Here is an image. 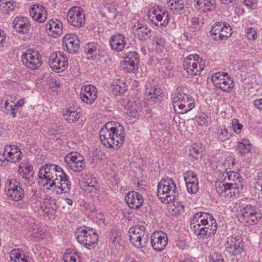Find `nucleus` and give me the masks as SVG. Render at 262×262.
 <instances>
[{
	"label": "nucleus",
	"mask_w": 262,
	"mask_h": 262,
	"mask_svg": "<svg viewBox=\"0 0 262 262\" xmlns=\"http://www.w3.org/2000/svg\"><path fill=\"white\" fill-rule=\"evenodd\" d=\"M39 183L45 189L56 194L69 193L71 182L69 177L60 166L53 164H46L40 168L38 172Z\"/></svg>",
	"instance_id": "1"
},
{
	"label": "nucleus",
	"mask_w": 262,
	"mask_h": 262,
	"mask_svg": "<svg viewBox=\"0 0 262 262\" xmlns=\"http://www.w3.org/2000/svg\"><path fill=\"white\" fill-rule=\"evenodd\" d=\"M243 179L240 174L234 171L220 173L215 182V188L219 194L231 198L238 195L242 189Z\"/></svg>",
	"instance_id": "2"
},
{
	"label": "nucleus",
	"mask_w": 262,
	"mask_h": 262,
	"mask_svg": "<svg viewBox=\"0 0 262 262\" xmlns=\"http://www.w3.org/2000/svg\"><path fill=\"white\" fill-rule=\"evenodd\" d=\"M99 138L101 143L106 148L118 149L124 144V128L120 124L107 122L101 128Z\"/></svg>",
	"instance_id": "3"
},
{
	"label": "nucleus",
	"mask_w": 262,
	"mask_h": 262,
	"mask_svg": "<svg viewBox=\"0 0 262 262\" xmlns=\"http://www.w3.org/2000/svg\"><path fill=\"white\" fill-rule=\"evenodd\" d=\"M190 228L197 236H211L216 231V223L213 216L206 212H197L191 219Z\"/></svg>",
	"instance_id": "4"
},
{
	"label": "nucleus",
	"mask_w": 262,
	"mask_h": 262,
	"mask_svg": "<svg viewBox=\"0 0 262 262\" xmlns=\"http://www.w3.org/2000/svg\"><path fill=\"white\" fill-rule=\"evenodd\" d=\"M177 191L176 185L171 179H162L158 185L157 196L163 203L169 204L174 200Z\"/></svg>",
	"instance_id": "5"
},
{
	"label": "nucleus",
	"mask_w": 262,
	"mask_h": 262,
	"mask_svg": "<svg viewBox=\"0 0 262 262\" xmlns=\"http://www.w3.org/2000/svg\"><path fill=\"white\" fill-rule=\"evenodd\" d=\"M75 235L77 241L89 250L94 248L98 244V235L92 228L80 227L76 230Z\"/></svg>",
	"instance_id": "6"
},
{
	"label": "nucleus",
	"mask_w": 262,
	"mask_h": 262,
	"mask_svg": "<svg viewBox=\"0 0 262 262\" xmlns=\"http://www.w3.org/2000/svg\"><path fill=\"white\" fill-rule=\"evenodd\" d=\"M172 101L174 111L179 114L186 113L194 107L193 98L182 92L174 94L172 97Z\"/></svg>",
	"instance_id": "7"
},
{
	"label": "nucleus",
	"mask_w": 262,
	"mask_h": 262,
	"mask_svg": "<svg viewBox=\"0 0 262 262\" xmlns=\"http://www.w3.org/2000/svg\"><path fill=\"white\" fill-rule=\"evenodd\" d=\"M183 66L189 75H199L205 67V61L198 54H190L184 59Z\"/></svg>",
	"instance_id": "8"
},
{
	"label": "nucleus",
	"mask_w": 262,
	"mask_h": 262,
	"mask_svg": "<svg viewBox=\"0 0 262 262\" xmlns=\"http://www.w3.org/2000/svg\"><path fill=\"white\" fill-rule=\"evenodd\" d=\"M145 231L144 226L140 225L132 227L129 229V240L135 247L141 248L145 246L147 243V236Z\"/></svg>",
	"instance_id": "9"
},
{
	"label": "nucleus",
	"mask_w": 262,
	"mask_h": 262,
	"mask_svg": "<svg viewBox=\"0 0 262 262\" xmlns=\"http://www.w3.org/2000/svg\"><path fill=\"white\" fill-rule=\"evenodd\" d=\"M238 216L241 222L248 225L256 224L260 218L258 208L251 205H247L242 208Z\"/></svg>",
	"instance_id": "10"
},
{
	"label": "nucleus",
	"mask_w": 262,
	"mask_h": 262,
	"mask_svg": "<svg viewBox=\"0 0 262 262\" xmlns=\"http://www.w3.org/2000/svg\"><path fill=\"white\" fill-rule=\"evenodd\" d=\"M64 161L67 167L74 172H80L84 169V158L77 152L68 154L64 158Z\"/></svg>",
	"instance_id": "11"
},
{
	"label": "nucleus",
	"mask_w": 262,
	"mask_h": 262,
	"mask_svg": "<svg viewBox=\"0 0 262 262\" xmlns=\"http://www.w3.org/2000/svg\"><path fill=\"white\" fill-rule=\"evenodd\" d=\"M5 191L10 199L15 201L21 200L24 195V191L20 183L14 179L6 181Z\"/></svg>",
	"instance_id": "12"
},
{
	"label": "nucleus",
	"mask_w": 262,
	"mask_h": 262,
	"mask_svg": "<svg viewBox=\"0 0 262 262\" xmlns=\"http://www.w3.org/2000/svg\"><path fill=\"white\" fill-rule=\"evenodd\" d=\"M147 16L152 24L158 27H165L169 22L168 12L158 7L150 8L147 12Z\"/></svg>",
	"instance_id": "13"
},
{
	"label": "nucleus",
	"mask_w": 262,
	"mask_h": 262,
	"mask_svg": "<svg viewBox=\"0 0 262 262\" xmlns=\"http://www.w3.org/2000/svg\"><path fill=\"white\" fill-rule=\"evenodd\" d=\"M23 64L27 68L32 70L37 69L42 64L41 57L39 53L32 49L27 50L21 56Z\"/></svg>",
	"instance_id": "14"
},
{
	"label": "nucleus",
	"mask_w": 262,
	"mask_h": 262,
	"mask_svg": "<svg viewBox=\"0 0 262 262\" xmlns=\"http://www.w3.org/2000/svg\"><path fill=\"white\" fill-rule=\"evenodd\" d=\"M67 20L72 26L80 28L85 21L83 10L79 7H72L67 12Z\"/></svg>",
	"instance_id": "15"
},
{
	"label": "nucleus",
	"mask_w": 262,
	"mask_h": 262,
	"mask_svg": "<svg viewBox=\"0 0 262 262\" xmlns=\"http://www.w3.org/2000/svg\"><path fill=\"white\" fill-rule=\"evenodd\" d=\"M68 59L62 52H56L51 54L49 65L57 73L64 71L68 66Z\"/></svg>",
	"instance_id": "16"
},
{
	"label": "nucleus",
	"mask_w": 262,
	"mask_h": 262,
	"mask_svg": "<svg viewBox=\"0 0 262 262\" xmlns=\"http://www.w3.org/2000/svg\"><path fill=\"white\" fill-rule=\"evenodd\" d=\"M231 28L229 25L217 22L212 26L210 32L215 40H224L231 35Z\"/></svg>",
	"instance_id": "17"
},
{
	"label": "nucleus",
	"mask_w": 262,
	"mask_h": 262,
	"mask_svg": "<svg viewBox=\"0 0 262 262\" xmlns=\"http://www.w3.org/2000/svg\"><path fill=\"white\" fill-rule=\"evenodd\" d=\"M226 251L231 255L241 253L243 251L242 237L236 235L228 237L226 244Z\"/></svg>",
	"instance_id": "18"
},
{
	"label": "nucleus",
	"mask_w": 262,
	"mask_h": 262,
	"mask_svg": "<svg viewBox=\"0 0 262 262\" xmlns=\"http://www.w3.org/2000/svg\"><path fill=\"white\" fill-rule=\"evenodd\" d=\"M168 238L163 231H155L151 236V244L154 249L157 251L163 250L167 244Z\"/></svg>",
	"instance_id": "19"
},
{
	"label": "nucleus",
	"mask_w": 262,
	"mask_h": 262,
	"mask_svg": "<svg viewBox=\"0 0 262 262\" xmlns=\"http://www.w3.org/2000/svg\"><path fill=\"white\" fill-rule=\"evenodd\" d=\"M62 42L64 50L69 53H75L79 48L80 40L75 34H67L63 37Z\"/></svg>",
	"instance_id": "20"
},
{
	"label": "nucleus",
	"mask_w": 262,
	"mask_h": 262,
	"mask_svg": "<svg viewBox=\"0 0 262 262\" xmlns=\"http://www.w3.org/2000/svg\"><path fill=\"white\" fill-rule=\"evenodd\" d=\"M97 90L92 85H87L81 89L80 96L81 100L88 104H92L97 98Z\"/></svg>",
	"instance_id": "21"
},
{
	"label": "nucleus",
	"mask_w": 262,
	"mask_h": 262,
	"mask_svg": "<svg viewBox=\"0 0 262 262\" xmlns=\"http://www.w3.org/2000/svg\"><path fill=\"white\" fill-rule=\"evenodd\" d=\"M22 153L15 145H7L4 148L3 156L5 160L11 163L18 162L21 158Z\"/></svg>",
	"instance_id": "22"
},
{
	"label": "nucleus",
	"mask_w": 262,
	"mask_h": 262,
	"mask_svg": "<svg viewBox=\"0 0 262 262\" xmlns=\"http://www.w3.org/2000/svg\"><path fill=\"white\" fill-rule=\"evenodd\" d=\"M139 62V59L136 52H129L125 53L123 64L126 72H134L137 69Z\"/></svg>",
	"instance_id": "23"
},
{
	"label": "nucleus",
	"mask_w": 262,
	"mask_h": 262,
	"mask_svg": "<svg viewBox=\"0 0 262 262\" xmlns=\"http://www.w3.org/2000/svg\"><path fill=\"white\" fill-rule=\"evenodd\" d=\"M14 29L18 33L25 34L29 32L30 23L27 17L19 16L16 17L12 23Z\"/></svg>",
	"instance_id": "24"
},
{
	"label": "nucleus",
	"mask_w": 262,
	"mask_h": 262,
	"mask_svg": "<svg viewBox=\"0 0 262 262\" xmlns=\"http://www.w3.org/2000/svg\"><path fill=\"white\" fill-rule=\"evenodd\" d=\"M30 14L35 21L41 23L47 19V14L45 8L40 4H34L31 6Z\"/></svg>",
	"instance_id": "25"
},
{
	"label": "nucleus",
	"mask_w": 262,
	"mask_h": 262,
	"mask_svg": "<svg viewBox=\"0 0 262 262\" xmlns=\"http://www.w3.org/2000/svg\"><path fill=\"white\" fill-rule=\"evenodd\" d=\"M125 201L130 208L137 209L142 206L144 200L139 193L133 191L126 194Z\"/></svg>",
	"instance_id": "26"
},
{
	"label": "nucleus",
	"mask_w": 262,
	"mask_h": 262,
	"mask_svg": "<svg viewBox=\"0 0 262 262\" xmlns=\"http://www.w3.org/2000/svg\"><path fill=\"white\" fill-rule=\"evenodd\" d=\"M134 35L141 40L146 39L150 36L151 30L139 21L136 22L131 28Z\"/></svg>",
	"instance_id": "27"
},
{
	"label": "nucleus",
	"mask_w": 262,
	"mask_h": 262,
	"mask_svg": "<svg viewBox=\"0 0 262 262\" xmlns=\"http://www.w3.org/2000/svg\"><path fill=\"white\" fill-rule=\"evenodd\" d=\"M196 9L200 12L208 14L215 9V0H194Z\"/></svg>",
	"instance_id": "28"
},
{
	"label": "nucleus",
	"mask_w": 262,
	"mask_h": 262,
	"mask_svg": "<svg viewBox=\"0 0 262 262\" xmlns=\"http://www.w3.org/2000/svg\"><path fill=\"white\" fill-rule=\"evenodd\" d=\"M168 8L175 14H180L184 12L188 5L187 0H167Z\"/></svg>",
	"instance_id": "29"
},
{
	"label": "nucleus",
	"mask_w": 262,
	"mask_h": 262,
	"mask_svg": "<svg viewBox=\"0 0 262 262\" xmlns=\"http://www.w3.org/2000/svg\"><path fill=\"white\" fill-rule=\"evenodd\" d=\"M46 30L50 36L56 37L62 34V25L57 19H52L46 24Z\"/></svg>",
	"instance_id": "30"
},
{
	"label": "nucleus",
	"mask_w": 262,
	"mask_h": 262,
	"mask_svg": "<svg viewBox=\"0 0 262 262\" xmlns=\"http://www.w3.org/2000/svg\"><path fill=\"white\" fill-rule=\"evenodd\" d=\"M81 116V109L77 106H70L63 113L64 119L71 123L77 121Z\"/></svg>",
	"instance_id": "31"
},
{
	"label": "nucleus",
	"mask_w": 262,
	"mask_h": 262,
	"mask_svg": "<svg viewBox=\"0 0 262 262\" xmlns=\"http://www.w3.org/2000/svg\"><path fill=\"white\" fill-rule=\"evenodd\" d=\"M126 113L130 117L138 118L141 115V105L140 103L137 102L134 99L129 100L125 105Z\"/></svg>",
	"instance_id": "32"
},
{
	"label": "nucleus",
	"mask_w": 262,
	"mask_h": 262,
	"mask_svg": "<svg viewBox=\"0 0 262 262\" xmlns=\"http://www.w3.org/2000/svg\"><path fill=\"white\" fill-rule=\"evenodd\" d=\"M104 50L102 48L95 42H89L84 46V52L87 55H90L91 57L100 56Z\"/></svg>",
	"instance_id": "33"
},
{
	"label": "nucleus",
	"mask_w": 262,
	"mask_h": 262,
	"mask_svg": "<svg viewBox=\"0 0 262 262\" xmlns=\"http://www.w3.org/2000/svg\"><path fill=\"white\" fill-rule=\"evenodd\" d=\"M124 39V37L120 34L113 35L110 40L112 49L118 52L122 51L126 43Z\"/></svg>",
	"instance_id": "34"
},
{
	"label": "nucleus",
	"mask_w": 262,
	"mask_h": 262,
	"mask_svg": "<svg viewBox=\"0 0 262 262\" xmlns=\"http://www.w3.org/2000/svg\"><path fill=\"white\" fill-rule=\"evenodd\" d=\"M11 262H28L24 251L20 249L13 250L10 253Z\"/></svg>",
	"instance_id": "35"
},
{
	"label": "nucleus",
	"mask_w": 262,
	"mask_h": 262,
	"mask_svg": "<svg viewBox=\"0 0 262 262\" xmlns=\"http://www.w3.org/2000/svg\"><path fill=\"white\" fill-rule=\"evenodd\" d=\"M33 167L30 162L28 160H24L18 166V173L24 178L27 179V176L31 175Z\"/></svg>",
	"instance_id": "36"
},
{
	"label": "nucleus",
	"mask_w": 262,
	"mask_h": 262,
	"mask_svg": "<svg viewBox=\"0 0 262 262\" xmlns=\"http://www.w3.org/2000/svg\"><path fill=\"white\" fill-rule=\"evenodd\" d=\"M165 39L161 35L155 36L152 39V45L158 53H162L165 49Z\"/></svg>",
	"instance_id": "37"
},
{
	"label": "nucleus",
	"mask_w": 262,
	"mask_h": 262,
	"mask_svg": "<svg viewBox=\"0 0 262 262\" xmlns=\"http://www.w3.org/2000/svg\"><path fill=\"white\" fill-rule=\"evenodd\" d=\"M251 144L248 139H244L239 142L236 149L241 155H246L251 150Z\"/></svg>",
	"instance_id": "38"
},
{
	"label": "nucleus",
	"mask_w": 262,
	"mask_h": 262,
	"mask_svg": "<svg viewBox=\"0 0 262 262\" xmlns=\"http://www.w3.org/2000/svg\"><path fill=\"white\" fill-rule=\"evenodd\" d=\"M83 189L87 192L95 194H97L99 190V186L95 180L93 181V179H92L90 182L87 181L84 182Z\"/></svg>",
	"instance_id": "39"
},
{
	"label": "nucleus",
	"mask_w": 262,
	"mask_h": 262,
	"mask_svg": "<svg viewBox=\"0 0 262 262\" xmlns=\"http://www.w3.org/2000/svg\"><path fill=\"white\" fill-rule=\"evenodd\" d=\"M234 86L233 80L229 77L227 76L223 81L219 84L216 88L219 89L225 92H231Z\"/></svg>",
	"instance_id": "40"
},
{
	"label": "nucleus",
	"mask_w": 262,
	"mask_h": 262,
	"mask_svg": "<svg viewBox=\"0 0 262 262\" xmlns=\"http://www.w3.org/2000/svg\"><path fill=\"white\" fill-rule=\"evenodd\" d=\"M162 94L161 89L159 88H149L146 89L145 94L148 100L155 101Z\"/></svg>",
	"instance_id": "41"
},
{
	"label": "nucleus",
	"mask_w": 262,
	"mask_h": 262,
	"mask_svg": "<svg viewBox=\"0 0 262 262\" xmlns=\"http://www.w3.org/2000/svg\"><path fill=\"white\" fill-rule=\"evenodd\" d=\"M216 137L218 141L225 142L230 139V135L225 126H220L217 130Z\"/></svg>",
	"instance_id": "42"
},
{
	"label": "nucleus",
	"mask_w": 262,
	"mask_h": 262,
	"mask_svg": "<svg viewBox=\"0 0 262 262\" xmlns=\"http://www.w3.org/2000/svg\"><path fill=\"white\" fill-rule=\"evenodd\" d=\"M0 6L6 13H7L14 9L16 6V3L13 0H2L0 2Z\"/></svg>",
	"instance_id": "43"
},
{
	"label": "nucleus",
	"mask_w": 262,
	"mask_h": 262,
	"mask_svg": "<svg viewBox=\"0 0 262 262\" xmlns=\"http://www.w3.org/2000/svg\"><path fill=\"white\" fill-rule=\"evenodd\" d=\"M196 121L201 126H208L211 123V119L207 114H202L196 117Z\"/></svg>",
	"instance_id": "44"
},
{
	"label": "nucleus",
	"mask_w": 262,
	"mask_h": 262,
	"mask_svg": "<svg viewBox=\"0 0 262 262\" xmlns=\"http://www.w3.org/2000/svg\"><path fill=\"white\" fill-rule=\"evenodd\" d=\"M228 76L227 73L218 72L212 75L211 80L215 86H217Z\"/></svg>",
	"instance_id": "45"
},
{
	"label": "nucleus",
	"mask_w": 262,
	"mask_h": 262,
	"mask_svg": "<svg viewBox=\"0 0 262 262\" xmlns=\"http://www.w3.org/2000/svg\"><path fill=\"white\" fill-rule=\"evenodd\" d=\"M63 259L64 262H80L79 256L75 252H66Z\"/></svg>",
	"instance_id": "46"
},
{
	"label": "nucleus",
	"mask_w": 262,
	"mask_h": 262,
	"mask_svg": "<svg viewBox=\"0 0 262 262\" xmlns=\"http://www.w3.org/2000/svg\"><path fill=\"white\" fill-rule=\"evenodd\" d=\"M185 183L198 181L196 175L191 170L186 171L183 174Z\"/></svg>",
	"instance_id": "47"
},
{
	"label": "nucleus",
	"mask_w": 262,
	"mask_h": 262,
	"mask_svg": "<svg viewBox=\"0 0 262 262\" xmlns=\"http://www.w3.org/2000/svg\"><path fill=\"white\" fill-rule=\"evenodd\" d=\"M246 37L249 40H254L257 37V34L256 30L253 27H249L245 31Z\"/></svg>",
	"instance_id": "48"
},
{
	"label": "nucleus",
	"mask_w": 262,
	"mask_h": 262,
	"mask_svg": "<svg viewBox=\"0 0 262 262\" xmlns=\"http://www.w3.org/2000/svg\"><path fill=\"white\" fill-rule=\"evenodd\" d=\"M187 191L191 194L195 193L199 189L198 181L186 183Z\"/></svg>",
	"instance_id": "49"
},
{
	"label": "nucleus",
	"mask_w": 262,
	"mask_h": 262,
	"mask_svg": "<svg viewBox=\"0 0 262 262\" xmlns=\"http://www.w3.org/2000/svg\"><path fill=\"white\" fill-rule=\"evenodd\" d=\"M232 129L234 133L239 134L241 133L243 127L242 124L240 123L238 120L236 119H234L232 121Z\"/></svg>",
	"instance_id": "50"
},
{
	"label": "nucleus",
	"mask_w": 262,
	"mask_h": 262,
	"mask_svg": "<svg viewBox=\"0 0 262 262\" xmlns=\"http://www.w3.org/2000/svg\"><path fill=\"white\" fill-rule=\"evenodd\" d=\"M235 164V159L231 157H228L226 160H225L223 165L225 167L226 171L225 172H228L227 171V168L229 169H231L232 167H233Z\"/></svg>",
	"instance_id": "51"
},
{
	"label": "nucleus",
	"mask_w": 262,
	"mask_h": 262,
	"mask_svg": "<svg viewBox=\"0 0 262 262\" xmlns=\"http://www.w3.org/2000/svg\"><path fill=\"white\" fill-rule=\"evenodd\" d=\"M45 231L44 230L40 227H38L37 225H35L33 229L32 232V235L35 237H39L42 234V238L44 237Z\"/></svg>",
	"instance_id": "52"
},
{
	"label": "nucleus",
	"mask_w": 262,
	"mask_h": 262,
	"mask_svg": "<svg viewBox=\"0 0 262 262\" xmlns=\"http://www.w3.org/2000/svg\"><path fill=\"white\" fill-rule=\"evenodd\" d=\"M209 262H224V260L220 254L212 253L209 256Z\"/></svg>",
	"instance_id": "53"
},
{
	"label": "nucleus",
	"mask_w": 262,
	"mask_h": 262,
	"mask_svg": "<svg viewBox=\"0 0 262 262\" xmlns=\"http://www.w3.org/2000/svg\"><path fill=\"white\" fill-rule=\"evenodd\" d=\"M126 91V87L124 83L117 84L113 89V92L117 94H122Z\"/></svg>",
	"instance_id": "54"
},
{
	"label": "nucleus",
	"mask_w": 262,
	"mask_h": 262,
	"mask_svg": "<svg viewBox=\"0 0 262 262\" xmlns=\"http://www.w3.org/2000/svg\"><path fill=\"white\" fill-rule=\"evenodd\" d=\"M5 112L7 114H9L12 117H15L16 116V112H15V108L14 105L12 104H10L8 105V106H6L4 107Z\"/></svg>",
	"instance_id": "55"
},
{
	"label": "nucleus",
	"mask_w": 262,
	"mask_h": 262,
	"mask_svg": "<svg viewBox=\"0 0 262 262\" xmlns=\"http://www.w3.org/2000/svg\"><path fill=\"white\" fill-rule=\"evenodd\" d=\"M191 23L190 27L194 31L199 30L200 29V25L198 17H192L191 19Z\"/></svg>",
	"instance_id": "56"
},
{
	"label": "nucleus",
	"mask_w": 262,
	"mask_h": 262,
	"mask_svg": "<svg viewBox=\"0 0 262 262\" xmlns=\"http://www.w3.org/2000/svg\"><path fill=\"white\" fill-rule=\"evenodd\" d=\"M255 179L257 186L259 187L262 191V171L257 173Z\"/></svg>",
	"instance_id": "57"
},
{
	"label": "nucleus",
	"mask_w": 262,
	"mask_h": 262,
	"mask_svg": "<svg viewBox=\"0 0 262 262\" xmlns=\"http://www.w3.org/2000/svg\"><path fill=\"white\" fill-rule=\"evenodd\" d=\"M177 246L180 249L183 250L186 247L185 240L178 239L176 241Z\"/></svg>",
	"instance_id": "58"
},
{
	"label": "nucleus",
	"mask_w": 262,
	"mask_h": 262,
	"mask_svg": "<svg viewBox=\"0 0 262 262\" xmlns=\"http://www.w3.org/2000/svg\"><path fill=\"white\" fill-rule=\"evenodd\" d=\"M253 104L257 109L262 111V98L255 100Z\"/></svg>",
	"instance_id": "59"
},
{
	"label": "nucleus",
	"mask_w": 262,
	"mask_h": 262,
	"mask_svg": "<svg viewBox=\"0 0 262 262\" xmlns=\"http://www.w3.org/2000/svg\"><path fill=\"white\" fill-rule=\"evenodd\" d=\"M221 3L223 4L231 5V6L234 5L236 4L237 0H220Z\"/></svg>",
	"instance_id": "60"
},
{
	"label": "nucleus",
	"mask_w": 262,
	"mask_h": 262,
	"mask_svg": "<svg viewBox=\"0 0 262 262\" xmlns=\"http://www.w3.org/2000/svg\"><path fill=\"white\" fill-rule=\"evenodd\" d=\"M4 98L10 103H13L15 101V97L10 95H7Z\"/></svg>",
	"instance_id": "61"
},
{
	"label": "nucleus",
	"mask_w": 262,
	"mask_h": 262,
	"mask_svg": "<svg viewBox=\"0 0 262 262\" xmlns=\"http://www.w3.org/2000/svg\"><path fill=\"white\" fill-rule=\"evenodd\" d=\"M6 38L5 34L3 30H0V46L5 41Z\"/></svg>",
	"instance_id": "62"
},
{
	"label": "nucleus",
	"mask_w": 262,
	"mask_h": 262,
	"mask_svg": "<svg viewBox=\"0 0 262 262\" xmlns=\"http://www.w3.org/2000/svg\"><path fill=\"white\" fill-rule=\"evenodd\" d=\"M24 104V100L23 99L19 100L16 104L14 105L15 110H17L18 107L23 106Z\"/></svg>",
	"instance_id": "63"
},
{
	"label": "nucleus",
	"mask_w": 262,
	"mask_h": 262,
	"mask_svg": "<svg viewBox=\"0 0 262 262\" xmlns=\"http://www.w3.org/2000/svg\"><path fill=\"white\" fill-rule=\"evenodd\" d=\"M177 208H178V210L179 213L182 214V213L184 212V207L181 204L177 206Z\"/></svg>",
	"instance_id": "64"
}]
</instances>
